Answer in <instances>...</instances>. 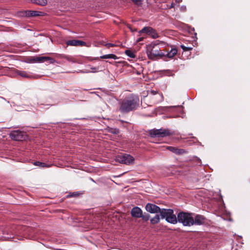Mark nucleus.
Wrapping results in <instances>:
<instances>
[{"label": "nucleus", "mask_w": 250, "mask_h": 250, "mask_svg": "<svg viewBox=\"0 0 250 250\" xmlns=\"http://www.w3.org/2000/svg\"><path fill=\"white\" fill-rule=\"evenodd\" d=\"M131 214L133 217H141V208L138 207H134L131 210Z\"/></svg>", "instance_id": "obj_17"}, {"label": "nucleus", "mask_w": 250, "mask_h": 250, "mask_svg": "<svg viewBox=\"0 0 250 250\" xmlns=\"http://www.w3.org/2000/svg\"><path fill=\"white\" fill-rule=\"evenodd\" d=\"M17 74L21 76L23 78H32V76L31 75H29L27 74L25 71H18L17 72Z\"/></svg>", "instance_id": "obj_20"}, {"label": "nucleus", "mask_w": 250, "mask_h": 250, "mask_svg": "<svg viewBox=\"0 0 250 250\" xmlns=\"http://www.w3.org/2000/svg\"><path fill=\"white\" fill-rule=\"evenodd\" d=\"M9 136L11 139L18 141L25 140L26 138V133L19 130L11 131L9 133Z\"/></svg>", "instance_id": "obj_9"}, {"label": "nucleus", "mask_w": 250, "mask_h": 250, "mask_svg": "<svg viewBox=\"0 0 250 250\" xmlns=\"http://www.w3.org/2000/svg\"><path fill=\"white\" fill-rule=\"evenodd\" d=\"M128 27L130 29L132 32L136 31H137L136 28L132 29L131 27L128 26Z\"/></svg>", "instance_id": "obj_32"}, {"label": "nucleus", "mask_w": 250, "mask_h": 250, "mask_svg": "<svg viewBox=\"0 0 250 250\" xmlns=\"http://www.w3.org/2000/svg\"><path fill=\"white\" fill-rule=\"evenodd\" d=\"M91 69L92 70V72H96L98 71V69L96 67H91Z\"/></svg>", "instance_id": "obj_31"}, {"label": "nucleus", "mask_w": 250, "mask_h": 250, "mask_svg": "<svg viewBox=\"0 0 250 250\" xmlns=\"http://www.w3.org/2000/svg\"><path fill=\"white\" fill-rule=\"evenodd\" d=\"M160 215L162 219L165 218L168 223L173 224L177 223L178 216L173 214V210L171 209L162 208Z\"/></svg>", "instance_id": "obj_4"}, {"label": "nucleus", "mask_w": 250, "mask_h": 250, "mask_svg": "<svg viewBox=\"0 0 250 250\" xmlns=\"http://www.w3.org/2000/svg\"><path fill=\"white\" fill-rule=\"evenodd\" d=\"M142 220H144L146 221H147L149 218V215L146 213H143L142 212Z\"/></svg>", "instance_id": "obj_27"}, {"label": "nucleus", "mask_w": 250, "mask_h": 250, "mask_svg": "<svg viewBox=\"0 0 250 250\" xmlns=\"http://www.w3.org/2000/svg\"><path fill=\"white\" fill-rule=\"evenodd\" d=\"M66 44L67 46H83L86 44L85 42L76 40H68L66 42Z\"/></svg>", "instance_id": "obj_14"}, {"label": "nucleus", "mask_w": 250, "mask_h": 250, "mask_svg": "<svg viewBox=\"0 0 250 250\" xmlns=\"http://www.w3.org/2000/svg\"><path fill=\"white\" fill-rule=\"evenodd\" d=\"M98 60L99 58H91L89 59L90 61H93V60Z\"/></svg>", "instance_id": "obj_33"}, {"label": "nucleus", "mask_w": 250, "mask_h": 250, "mask_svg": "<svg viewBox=\"0 0 250 250\" xmlns=\"http://www.w3.org/2000/svg\"><path fill=\"white\" fill-rule=\"evenodd\" d=\"M104 45L107 48H109L110 47H115L118 46V45L111 43H107L104 44Z\"/></svg>", "instance_id": "obj_29"}, {"label": "nucleus", "mask_w": 250, "mask_h": 250, "mask_svg": "<svg viewBox=\"0 0 250 250\" xmlns=\"http://www.w3.org/2000/svg\"><path fill=\"white\" fill-rule=\"evenodd\" d=\"M194 215V214L192 213L180 211L177 214V222L182 223L184 226H193Z\"/></svg>", "instance_id": "obj_3"}, {"label": "nucleus", "mask_w": 250, "mask_h": 250, "mask_svg": "<svg viewBox=\"0 0 250 250\" xmlns=\"http://www.w3.org/2000/svg\"><path fill=\"white\" fill-rule=\"evenodd\" d=\"M19 15L21 17H33L42 16L43 12L37 11L27 10L20 12Z\"/></svg>", "instance_id": "obj_11"}, {"label": "nucleus", "mask_w": 250, "mask_h": 250, "mask_svg": "<svg viewBox=\"0 0 250 250\" xmlns=\"http://www.w3.org/2000/svg\"><path fill=\"white\" fill-rule=\"evenodd\" d=\"M174 7V3H171L170 7H169V8H172Z\"/></svg>", "instance_id": "obj_34"}, {"label": "nucleus", "mask_w": 250, "mask_h": 250, "mask_svg": "<svg viewBox=\"0 0 250 250\" xmlns=\"http://www.w3.org/2000/svg\"><path fill=\"white\" fill-rule=\"evenodd\" d=\"M181 47L184 51H188L192 49V47H187L184 45H181Z\"/></svg>", "instance_id": "obj_28"}, {"label": "nucleus", "mask_w": 250, "mask_h": 250, "mask_svg": "<svg viewBox=\"0 0 250 250\" xmlns=\"http://www.w3.org/2000/svg\"><path fill=\"white\" fill-rule=\"evenodd\" d=\"M137 41L138 42H139L141 41V37L138 38L137 39Z\"/></svg>", "instance_id": "obj_35"}, {"label": "nucleus", "mask_w": 250, "mask_h": 250, "mask_svg": "<svg viewBox=\"0 0 250 250\" xmlns=\"http://www.w3.org/2000/svg\"><path fill=\"white\" fill-rule=\"evenodd\" d=\"M145 208L147 212L151 213H160L161 214V211L162 210V209H161L158 206L151 203H147L146 205Z\"/></svg>", "instance_id": "obj_13"}, {"label": "nucleus", "mask_w": 250, "mask_h": 250, "mask_svg": "<svg viewBox=\"0 0 250 250\" xmlns=\"http://www.w3.org/2000/svg\"><path fill=\"white\" fill-rule=\"evenodd\" d=\"M106 130L107 132L113 134H117L119 133V129L115 128H111L108 126L106 128Z\"/></svg>", "instance_id": "obj_21"}, {"label": "nucleus", "mask_w": 250, "mask_h": 250, "mask_svg": "<svg viewBox=\"0 0 250 250\" xmlns=\"http://www.w3.org/2000/svg\"><path fill=\"white\" fill-rule=\"evenodd\" d=\"M34 165L42 167H49L51 166L50 165H47L44 163H42L39 161L35 162L34 163Z\"/></svg>", "instance_id": "obj_22"}, {"label": "nucleus", "mask_w": 250, "mask_h": 250, "mask_svg": "<svg viewBox=\"0 0 250 250\" xmlns=\"http://www.w3.org/2000/svg\"><path fill=\"white\" fill-rule=\"evenodd\" d=\"M162 52L165 55L163 59L166 60V58L171 59L177 54L178 50L175 46L167 44L166 45H164Z\"/></svg>", "instance_id": "obj_6"}, {"label": "nucleus", "mask_w": 250, "mask_h": 250, "mask_svg": "<svg viewBox=\"0 0 250 250\" xmlns=\"http://www.w3.org/2000/svg\"><path fill=\"white\" fill-rule=\"evenodd\" d=\"M125 53L127 56L131 58H134L135 57L134 52L131 50L127 49L125 51Z\"/></svg>", "instance_id": "obj_24"}, {"label": "nucleus", "mask_w": 250, "mask_h": 250, "mask_svg": "<svg viewBox=\"0 0 250 250\" xmlns=\"http://www.w3.org/2000/svg\"><path fill=\"white\" fill-rule=\"evenodd\" d=\"M100 58L103 59H112L114 60H116L118 58L116 55L113 54L103 55L101 56Z\"/></svg>", "instance_id": "obj_19"}, {"label": "nucleus", "mask_w": 250, "mask_h": 250, "mask_svg": "<svg viewBox=\"0 0 250 250\" xmlns=\"http://www.w3.org/2000/svg\"><path fill=\"white\" fill-rule=\"evenodd\" d=\"M61 57L62 58L66 59V60H67L69 62H76V60L71 56L63 55H62Z\"/></svg>", "instance_id": "obj_25"}, {"label": "nucleus", "mask_w": 250, "mask_h": 250, "mask_svg": "<svg viewBox=\"0 0 250 250\" xmlns=\"http://www.w3.org/2000/svg\"><path fill=\"white\" fill-rule=\"evenodd\" d=\"M167 149L176 154H183L187 152V151L184 149H180L171 146H167Z\"/></svg>", "instance_id": "obj_16"}, {"label": "nucleus", "mask_w": 250, "mask_h": 250, "mask_svg": "<svg viewBox=\"0 0 250 250\" xmlns=\"http://www.w3.org/2000/svg\"><path fill=\"white\" fill-rule=\"evenodd\" d=\"M160 221V215L156 214L154 217L150 219V222L152 224H156Z\"/></svg>", "instance_id": "obj_23"}, {"label": "nucleus", "mask_w": 250, "mask_h": 250, "mask_svg": "<svg viewBox=\"0 0 250 250\" xmlns=\"http://www.w3.org/2000/svg\"><path fill=\"white\" fill-rule=\"evenodd\" d=\"M32 3L41 6H44L47 4V0H30Z\"/></svg>", "instance_id": "obj_18"}, {"label": "nucleus", "mask_w": 250, "mask_h": 250, "mask_svg": "<svg viewBox=\"0 0 250 250\" xmlns=\"http://www.w3.org/2000/svg\"><path fill=\"white\" fill-rule=\"evenodd\" d=\"M139 104V98L134 95H131L122 100L120 103L119 111L123 113H127L135 110Z\"/></svg>", "instance_id": "obj_2"}, {"label": "nucleus", "mask_w": 250, "mask_h": 250, "mask_svg": "<svg viewBox=\"0 0 250 250\" xmlns=\"http://www.w3.org/2000/svg\"><path fill=\"white\" fill-rule=\"evenodd\" d=\"M205 218L204 216L200 214H196L193 217V225H201L205 223Z\"/></svg>", "instance_id": "obj_15"}, {"label": "nucleus", "mask_w": 250, "mask_h": 250, "mask_svg": "<svg viewBox=\"0 0 250 250\" xmlns=\"http://www.w3.org/2000/svg\"><path fill=\"white\" fill-rule=\"evenodd\" d=\"M142 96L144 98L148 96L149 98H152L153 99V101L152 102V104H155L163 99L162 95L154 90L144 91L142 93Z\"/></svg>", "instance_id": "obj_7"}, {"label": "nucleus", "mask_w": 250, "mask_h": 250, "mask_svg": "<svg viewBox=\"0 0 250 250\" xmlns=\"http://www.w3.org/2000/svg\"><path fill=\"white\" fill-rule=\"evenodd\" d=\"M48 61L50 63H54L56 61L54 59L49 57H36L31 58L30 62H42Z\"/></svg>", "instance_id": "obj_12"}, {"label": "nucleus", "mask_w": 250, "mask_h": 250, "mask_svg": "<svg viewBox=\"0 0 250 250\" xmlns=\"http://www.w3.org/2000/svg\"><path fill=\"white\" fill-rule=\"evenodd\" d=\"M149 134L152 138H164L172 135L173 133L168 129L162 128L150 130Z\"/></svg>", "instance_id": "obj_5"}, {"label": "nucleus", "mask_w": 250, "mask_h": 250, "mask_svg": "<svg viewBox=\"0 0 250 250\" xmlns=\"http://www.w3.org/2000/svg\"><path fill=\"white\" fill-rule=\"evenodd\" d=\"M81 194L79 192H74L72 193H70L67 195L66 198L77 197L79 196Z\"/></svg>", "instance_id": "obj_26"}, {"label": "nucleus", "mask_w": 250, "mask_h": 250, "mask_svg": "<svg viewBox=\"0 0 250 250\" xmlns=\"http://www.w3.org/2000/svg\"><path fill=\"white\" fill-rule=\"evenodd\" d=\"M116 162L125 165H130L134 161V158L129 154H123L116 157Z\"/></svg>", "instance_id": "obj_8"}, {"label": "nucleus", "mask_w": 250, "mask_h": 250, "mask_svg": "<svg viewBox=\"0 0 250 250\" xmlns=\"http://www.w3.org/2000/svg\"><path fill=\"white\" fill-rule=\"evenodd\" d=\"M146 34L152 39H155L159 37L156 30L150 26H145L142 29V34Z\"/></svg>", "instance_id": "obj_10"}, {"label": "nucleus", "mask_w": 250, "mask_h": 250, "mask_svg": "<svg viewBox=\"0 0 250 250\" xmlns=\"http://www.w3.org/2000/svg\"><path fill=\"white\" fill-rule=\"evenodd\" d=\"M182 1V0H176V1L178 2H180Z\"/></svg>", "instance_id": "obj_36"}, {"label": "nucleus", "mask_w": 250, "mask_h": 250, "mask_svg": "<svg viewBox=\"0 0 250 250\" xmlns=\"http://www.w3.org/2000/svg\"><path fill=\"white\" fill-rule=\"evenodd\" d=\"M141 40H142V41L143 40V37H142Z\"/></svg>", "instance_id": "obj_38"}, {"label": "nucleus", "mask_w": 250, "mask_h": 250, "mask_svg": "<svg viewBox=\"0 0 250 250\" xmlns=\"http://www.w3.org/2000/svg\"><path fill=\"white\" fill-rule=\"evenodd\" d=\"M143 185H144V186H145L147 184V183L146 182H145V183L143 182Z\"/></svg>", "instance_id": "obj_37"}, {"label": "nucleus", "mask_w": 250, "mask_h": 250, "mask_svg": "<svg viewBox=\"0 0 250 250\" xmlns=\"http://www.w3.org/2000/svg\"><path fill=\"white\" fill-rule=\"evenodd\" d=\"M166 43L157 40L149 44L146 45V52L149 59L151 60H158L163 59L165 57L162 48Z\"/></svg>", "instance_id": "obj_1"}, {"label": "nucleus", "mask_w": 250, "mask_h": 250, "mask_svg": "<svg viewBox=\"0 0 250 250\" xmlns=\"http://www.w3.org/2000/svg\"><path fill=\"white\" fill-rule=\"evenodd\" d=\"M133 2L139 5L141 4V0H132Z\"/></svg>", "instance_id": "obj_30"}]
</instances>
